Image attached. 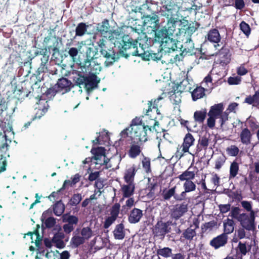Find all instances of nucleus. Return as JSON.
Masks as SVG:
<instances>
[{"instance_id":"nucleus-1","label":"nucleus","mask_w":259,"mask_h":259,"mask_svg":"<svg viewBox=\"0 0 259 259\" xmlns=\"http://www.w3.org/2000/svg\"><path fill=\"white\" fill-rule=\"evenodd\" d=\"M157 124L155 120L151 119L149 124L145 125L140 118H136L133 120L131 126L122 131L120 135L123 138L130 137L136 140L145 142L147 140V131H151L152 128L156 130L155 126Z\"/></svg>"},{"instance_id":"nucleus-2","label":"nucleus","mask_w":259,"mask_h":259,"mask_svg":"<svg viewBox=\"0 0 259 259\" xmlns=\"http://www.w3.org/2000/svg\"><path fill=\"white\" fill-rule=\"evenodd\" d=\"M128 40L127 41H122L120 50L125 57L130 55L139 56L143 59L149 60L150 59H158L156 57L155 54L147 53L145 52H143L142 47L138 48V41L137 39L134 40L128 36Z\"/></svg>"},{"instance_id":"nucleus-3","label":"nucleus","mask_w":259,"mask_h":259,"mask_svg":"<svg viewBox=\"0 0 259 259\" xmlns=\"http://www.w3.org/2000/svg\"><path fill=\"white\" fill-rule=\"evenodd\" d=\"M154 32V41L160 44L162 49L168 53L174 51L178 48L177 40L171 36L163 27L159 30H156Z\"/></svg>"},{"instance_id":"nucleus-4","label":"nucleus","mask_w":259,"mask_h":259,"mask_svg":"<svg viewBox=\"0 0 259 259\" xmlns=\"http://www.w3.org/2000/svg\"><path fill=\"white\" fill-rule=\"evenodd\" d=\"M110 40L109 38L100 39L98 44L101 48V54L106 58L105 64L106 66L111 65L115 61V54L112 49H107L106 45H109Z\"/></svg>"},{"instance_id":"nucleus-5","label":"nucleus","mask_w":259,"mask_h":259,"mask_svg":"<svg viewBox=\"0 0 259 259\" xmlns=\"http://www.w3.org/2000/svg\"><path fill=\"white\" fill-rule=\"evenodd\" d=\"M224 109L223 103L214 104L210 107L208 113V116H211L216 118H219L221 126L228 120V112H223Z\"/></svg>"},{"instance_id":"nucleus-6","label":"nucleus","mask_w":259,"mask_h":259,"mask_svg":"<svg viewBox=\"0 0 259 259\" xmlns=\"http://www.w3.org/2000/svg\"><path fill=\"white\" fill-rule=\"evenodd\" d=\"M105 37L106 38L108 37L110 43L113 44L115 47L117 46L119 48H120L122 41L128 40V36L123 35L120 30L118 29L109 32L108 34Z\"/></svg>"},{"instance_id":"nucleus-7","label":"nucleus","mask_w":259,"mask_h":259,"mask_svg":"<svg viewBox=\"0 0 259 259\" xmlns=\"http://www.w3.org/2000/svg\"><path fill=\"white\" fill-rule=\"evenodd\" d=\"M179 7L175 4H168L163 6L160 10L161 15L169 19L179 18L178 13Z\"/></svg>"},{"instance_id":"nucleus-8","label":"nucleus","mask_w":259,"mask_h":259,"mask_svg":"<svg viewBox=\"0 0 259 259\" xmlns=\"http://www.w3.org/2000/svg\"><path fill=\"white\" fill-rule=\"evenodd\" d=\"M91 152L94 155V159L96 160V164L105 165L107 167L111 166L110 165H108L109 159L106 157L104 148H93L91 150Z\"/></svg>"},{"instance_id":"nucleus-9","label":"nucleus","mask_w":259,"mask_h":259,"mask_svg":"<svg viewBox=\"0 0 259 259\" xmlns=\"http://www.w3.org/2000/svg\"><path fill=\"white\" fill-rule=\"evenodd\" d=\"M159 17L156 15L152 16H147L145 17L144 21V28L146 29L149 33L155 31L157 29L159 24Z\"/></svg>"},{"instance_id":"nucleus-10","label":"nucleus","mask_w":259,"mask_h":259,"mask_svg":"<svg viewBox=\"0 0 259 259\" xmlns=\"http://www.w3.org/2000/svg\"><path fill=\"white\" fill-rule=\"evenodd\" d=\"M120 208V205L118 203H115L112 206L110 216L107 217L104 223L105 228H108L115 221L119 214Z\"/></svg>"},{"instance_id":"nucleus-11","label":"nucleus","mask_w":259,"mask_h":259,"mask_svg":"<svg viewBox=\"0 0 259 259\" xmlns=\"http://www.w3.org/2000/svg\"><path fill=\"white\" fill-rule=\"evenodd\" d=\"M181 25V20L179 18L169 19L166 25L163 28L166 29V32L171 37H173L177 29L180 32V28L177 27Z\"/></svg>"},{"instance_id":"nucleus-12","label":"nucleus","mask_w":259,"mask_h":259,"mask_svg":"<svg viewBox=\"0 0 259 259\" xmlns=\"http://www.w3.org/2000/svg\"><path fill=\"white\" fill-rule=\"evenodd\" d=\"M195 139L193 136L189 133L186 135L183 143L178 150L180 156H182L184 153L188 152L189 148L194 144Z\"/></svg>"},{"instance_id":"nucleus-13","label":"nucleus","mask_w":259,"mask_h":259,"mask_svg":"<svg viewBox=\"0 0 259 259\" xmlns=\"http://www.w3.org/2000/svg\"><path fill=\"white\" fill-rule=\"evenodd\" d=\"M80 80V82H82V84H83L82 80H83L85 81L84 85L88 92L91 91L93 89L96 88L100 80V79L95 74H91L85 79L83 78Z\"/></svg>"},{"instance_id":"nucleus-14","label":"nucleus","mask_w":259,"mask_h":259,"mask_svg":"<svg viewBox=\"0 0 259 259\" xmlns=\"http://www.w3.org/2000/svg\"><path fill=\"white\" fill-rule=\"evenodd\" d=\"M244 217H241V219L239 221L241 226L245 229L251 230L254 228V213L253 211H251L249 217L246 214L244 213Z\"/></svg>"},{"instance_id":"nucleus-15","label":"nucleus","mask_w":259,"mask_h":259,"mask_svg":"<svg viewBox=\"0 0 259 259\" xmlns=\"http://www.w3.org/2000/svg\"><path fill=\"white\" fill-rule=\"evenodd\" d=\"M188 210L187 204L182 203L174 206L171 210L172 218L178 219L184 215Z\"/></svg>"},{"instance_id":"nucleus-16","label":"nucleus","mask_w":259,"mask_h":259,"mask_svg":"<svg viewBox=\"0 0 259 259\" xmlns=\"http://www.w3.org/2000/svg\"><path fill=\"white\" fill-rule=\"evenodd\" d=\"M227 242V236L226 234H221L213 238L210 241V245L215 249L225 245Z\"/></svg>"},{"instance_id":"nucleus-17","label":"nucleus","mask_w":259,"mask_h":259,"mask_svg":"<svg viewBox=\"0 0 259 259\" xmlns=\"http://www.w3.org/2000/svg\"><path fill=\"white\" fill-rule=\"evenodd\" d=\"M37 104L38 107H36L35 110L37 109V110L33 120L36 118H40L47 111V108L46 107V104L48 106L47 101L45 100L40 99L39 102Z\"/></svg>"},{"instance_id":"nucleus-18","label":"nucleus","mask_w":259,"mask_h":259,"mask_svg":"<svg viewBox=\"0 0 259 259\" xmlns=\"http://www.w3.org/2000/svg\"><path fill=\"white\" fill-rule=\"evenodd\" d=\"M143 216V211L138 208L133 209L128 217V221L132 224H135L140 221Z\"/></svg>"},{"instance_id":"nucleus-19","label":"nucleus","mask_w":259,"mask_h":259,"mask_svg":"<svg viewBox=\"0 0 259 259\" xmlns=\"http://www.w3.org/2000/svg\"><path fill=\"white\" fill-rule=\"evenodd\" d=\"M252 136V135L249 129L247 128H243L241 131L239 136L241 143L246 145L250 144Z\"/></svg>"},{"instance_id":"nucleus-20","label":"nucleus","mask_w":259,"mask_h":259,"mask_svg":"<svg viewBox=\"0 0 259 259\" xmlns=\"http://www.w3.org/2000/svg\"><path fill=\"white\" fill-rule=\"evenodd\" d=\"M71 84V81L65 78L59 79L56 84L58 88V92L64 91L65 92L70 90V87Z\"/></svg>"},{"instance_id":"nucleus-21","label":"nucleus","mask_w":259,"mask_h":259,"mask_svg":"<svg viewBox=\"0 0 259 259\" xmlns=\"http://www.w3.org/2000/svg\"><path fill=\"white\" fill-rule=\"evenodd\" d=\"M136 171L135 165L128 168L125 172L124 179L127 184H134V177Z\"/></svg>"},{"instance_id":"nucleus-22","label":"nucleus","mask_w":259,"mask_h":259,"mask_svg":"<svg viewBox=\"0 0 259 259\" xmlns=\"http://www.w3.org/2000/svg\"><path fill=\"white\" fill-rule=\"evenodd\" d=\"M63 238L64 234L62 233H56L52 239V245L56 246L57 248H63L65 246V244L62 240Z\"/></svg>"},{"instance_id":"nucleus-23","label":"nucleus","mask_w":259,"mask_h":259,"mask_svg":"<svg viewBox=\"0 0 259 259\" xmlns=\"http://www.w3.org/2000/svg\"><path fill=\"white\" fill-rule=\"evenodd\" d=\"M195 171L192 170V167H189L187 170L179 175L178 178L182 181H191L194 178Z\"/></svg>"},{"instance_id":"nucleus-24","label":"nucleus","mask_w":259,"mask_h":259,"mask_svg":"<svg viewBox=\"0 0 259 259\" xmlns=\"http://www.w3.org/2000/svg\"><path fill=\"white\" fill-rule=\"evenodd\" d=\"M135 189L134 184H127L121 188V191L124 197H129L133 195Z\"/></svg>"},{"instance_id":"nucleus-25","label":"nucleus","mask_w":259,"mask_h":259,"mask_svg":"<svg viewBox=\"0 0 259 259\" xmlns=\"http://www.w3.org/2000/svg\"><path fill=\"white\" fill-rule=\"evenodd\" d=\"M208 39L212 42L218 43L221 40L220 34L219 31L215 29L210 30L207 34Z\"/></svg>"},{"instance_id":"nucleus-26","label":"nucleus","mask_w":259,"mask_h":259,"mask_svg":"<svg viewBox=\"0 0 259 259\" xmlns=\"http://www.w3.org/2000/svg\"><path fill=\"white\" fill-rule=\"evenodd\" d=\"M206 90L202 87H197L191 93L192 99L193 101H196L198 99L202 98L204 95V92Z\"/></svg>"},{"instance_id":"nucleus-27","label":"nucleus","mask_w":259,"mask_h":259,"mask_svg":"<svg viewBox=\"0 0 259 259\" xmlns=\"http://www.w3.org/2000/svg\"><path fill=\"white\" fill-rule=\"evenodd\" d=\"M141 152L140 146L138 144L133 143L130 147L128 154L130 157L134 158L138 156Z\"/></svg>"},{"instance_id":"nucleus-28","label":"nucleus","mask_w":259,"mask_h":259,"mask_svg":"<svg viewBox=\"0 0 259 259\" xmlns=\"http://www.w3.org/2000/svg\"><path fill=\"white\" fill-rule=\"evenodd\" d=\"M124 226L122 224L117 225L113 231V234L116 239H122L124 237Z\"/></svg>"},{"instance_id":"nucleus-29","label":"nucleus","mask_w":259,"mask_h":259,"mask_svg":"<svg viewBox=\"0 0 259 259\" xmlns=\"http://www.w3.org/2000/svg\"><path fill=\"white\" fill-rule=\"evenodd\" d=\"M48 212H44L41 216V220L47 228H52L56 224V220L53 217L47 218Z\"/></svg>"},{"instance_id":"nucleus-30","label":"nucleus","mask_w":259,"mask_h":259,"mask_svg":"<svg viewBox=\"0 0 259 259\" xmlns=\"http://www.w3.org/2000/svg\"><path fill=\"white\" fill-rule=\"evenodd\" d=\"M206 110L205 109H202L194 112V118L196 121L202 123L206 117Z\"/></svg>"},{"instance_id":"nucleus-31","label":"nucleus","mask_w":259,"mask_h":259,"mask_svg":"<svg viewBox=\"0 0 259 259\" xmlns=\"http://www.w3.org/2000/svg\"><path fill=\"white\" fill-rule=\"evenodd\" d=\"M109 29V24L107 20H104L101 23L99 24L97 26V30L102 34H108Z\"/></svg>"},{"instance_id":"nucleus-32","label":"nucleus","mask_w":259,"mask_h":259,"mask_svg":"<svg viewBox=\"0 0 259 259\" xmlns=\"http://www.w3.org/2000/svg\"><path fill=\"white\" fill-rule=\"evenodd\" d=\"M239 171V164L236 161H234L231 163L229 171V179L235 178L238 173Z\"/></svg>"},{"instance_id":"nucleus-33","label":"nucleus","mask_w":259,"mask_h":259,"mask_svg":"<svg viewBox=\"0 0 259 259\" xmlns=\"http://www.w3.org/2000/svg\"><path fill=\"white\" fill-rule=\"evenodd\" d=\"M245 102L249 104L256 106L259 104V92H256L252 96H248L246 98Z\"/></svg>"},{"instance_id":"nucleus-34","label":"nucleus","mask_w":259,"mask_h":259,"mask_svg":"<svg viewBox=\"0 0 259 259\" xmlns=\"http://www.w3.org/2000/svg\"><path fill=\"white\" fill-rule=\"evenodd\" d=\"M224 231L226 234H229L234 230V222L233 220L227 219L224 222Z\"/></svg>"},{"instance_id":"nucleus-35","label":"nucleus","mask_w":259,"mask_h":259,"mask_svg":"<svg viewBox=\"0 0 259 259\" xmlns=\"http://www.w3.org/2000/svg\"><path fill=\"white\" fill-rule=\"evenodd\" d=\"M212 79L209 75L206 76L203 81L201 83V85L203 86L206 91H210L213 88V84L212 83Z\"/></svg>"},{"instance_id":"nucleus-36","label":"nucleus","mask_w":259,"mask_h":259,"mask_svg":"<svg viewBox=\"0 0 259 259\" xmlns=\"http://www.w3.org/2000/svg\"><path fill=\"white\" fill-rule=\"evenodd\" d=\"M62 220L63 222H68V224H70L72 225L76 224L78 222V218L76 217L67 214L62 216Z\"/></svg>"},{"instance_id":"nucleus-37","label":"nucleus","mask_w":259,"mask_h":259,"mask_svg":"<svg viewBox=\"0 0 259 259\" xmlns=\"http://www.w3.org/2000/svg\"><path fill=\"white\" fill-rule=\"evenodd\" d=\"M230 215L239 221L241 219V217H244V213H241L240 210L238 207H234L231 210Z\"/></svg>"},{"instance_id":"nucleus-38","label":"nucleus","mask_w":259,"mask_h":259,"mask_svg":"<svg viewBox=\"0 0 259 259\" xmlns=\"http://www.w3.org/2000/svg\"><path fill=\"white\" fill-rule=\"evenodd\" d=\"M64 209V205L61 202H58L54 206V213L57 216L61 215L63 213Z\"/></svg>"},{"instance_id":"nucleus-39","label":"nucleus","mask_w":259,"mask_h":259,"mask_svg":"<svg viewBox=\"0 0 259 259\" xmlns=\"http://www.w3.org/2000/svg\"><path fill=\"white\" fill-rule=\"evenodd\" d=\"M84 45V43L83 41H81L80 42H78V47L77 48H71L69 49L68 51V54L70 55L71 57H72L73 59H74L75 58L79 51H80L82 46Z\"/></svg>"},{"instance_id":"nucleus-40","label":"nucleus","mask_w":259,"mask_h":259,"mask_svg":"<svg viewBox=\"0 0 259 259\" xmlns=\"http://www.w3.org/2000/svg\"><path fill=\"white\" fill-rule=\"evenodd\" d=\"M157 253L158 255L164 257H168L171 256L172 254V250L168 247H164L163 248L158 249L157 250Z\"/></svg>"},{"instance_id":"nucleus-41","label":"nucleus","mask_w":259,"mask_h":259,"mask_svg":"<svg viewBox=\"0 0 259 259\" xmlns=\"http://www.w3.org/2000/svg\"><path fill=\"white\" fill-rule=\"evenodd\" d=\"M142 167L146 172L149 173L151 171V161L150 158L144 157L141 161Z\"/></svg>"},{"instance_id":"nucleus-42","label":"nucleus","mask_w":259,"mask_h":259,"mask_svg":"<svg viewBox=\"0 0 259 259\" xmlns=\"http://www.w3.org/2000/svg\"><path fill=\"white\" fill-rule=\"evenodd\" d=\"M79 180L80 176L78 174H76L71 178V180L65 181L63 184V187H66L67 186H72L78 182Z\"/></svg>"},{"instance_id":"nucleus-43","label":"nucleus","mask_w":259,"mask_h":259,"mask_svg":"<svg viewBox=\"0 0 259 259\" xmlns=\"http://www.w3.org/2000/svg\"><path fill=\"white\" fill-rule=\"evenodd\" d=\"M81 237L83 238V240H88L90 238L93 234L92 231L89 227H85L82 229L81 230Z\"/></svg>"},{"instance_id":"nucleus-44","label":"nucleus","mask_w":259,"mask_h":259,"mask_svg":"<svg viewBox=\"0 0 259 259\" xmlns=\"http://www.w3.org/2000/svg\"><path fill=\"white\" fill-rule=\"evenodd\" d=\"M95 55V52L89 48L87 52V59L85 61V66H89L91 65V62Z\"/></svg>"},{"instance_id":"nucleus-45","label":"nucleus","mask_w":259,"mask_h":259,"mask_svg":"<svg viewBox=\"0 0 259 259\" xmlns=\"http://www.w3.org/2000/svg\"><path fill=\"white\" fill-rule=\"evenodd\" d=\"M183 186L186 192H192L194 191L196 189L195 184L191 181H186Z\"/></svg>"},{"instance_id":"nucleus-46","label":"nucleus","mask_w":259,"mask_h":259,"mask_svg":"<svg viewBox=\"0 0 259 259\" xmlns=\"http://www.w3.org/2000/svg\"><path fill=\"white\" fill-rule=\"evenodd\" d=\"M87 31V26L85 24L81 23L78 24L76 28V35L78 36L83 35Z\"/></svg>"},{"instance_id":"nucleus-47","label":"nucleus","mask_w":259,"mask_h":259,"mask_svg":"<svg viewBox=\"0 0 259 259\" xmlns=\"http://www.w3.org/2000/svg\"><path fill=\"white\" fill-rule=\"evenodd\" d=\"M82 199L81 195L79 193L75 194L72 197L69 201L71 205H76L78 204Z\"/></svg>"},{"instance_id":"nucleus-48","label":"nucleus","mask_w":259,"mask_h":259,"mask_svg":"<svg viewBox=\"0 0 259 259\" xmlns=\"http://www.w3.org/2000/svg\"><path fill=\"white\" fill-rule=\"evenodd\" d=\"M226 151L229 155L231 156H236L238 155L239 152V149L236 146L231 145L227 148Z\"/></svg>"},{"instance_id":"nucleus-49","label":"nucleus","mask_w":259,"mask_h":259,"mask_svg":"<svg viewBox=\"0 0 259 259\" xmlns=\"http://www.w3.org/2000/svg\"><path fill=\"white\" fill-rule=\"evenodd\" d=\"M71 242L72 244L75 247H77L84 242L83 238L79 236H74L71 239Z\"/></svg>"},{"instance_id":"nucleus-50","label":"nucleus","mask_w":259,"mask_h":259,"mask_svg":"<svg viewBox=\"0 0 259 259\" xmlns=\"http://www.w3.org/2000/svg\"><path fill=\"white\" fill-rule=\"evenodd\" d=\"M175 191L176 187H174L167 191L164 192L163 194V198L165 200H168L171 196L174 197V195H176V194H175Z\"/></svg>"},{"instance_id":"nucleus-51","label":"nucleus","mask_w":259,"mask_h":259,"mask_svg":"<svg viewBox=\"0 0 259 259\" xmlns=\"http://www.w3.org/2000/svg\"><path fill=\"white\" fill-rule=\"evenodd\" d=\"M240 27L242 31L246 35L248 36L250 33V28L248 24L244 21L240 24Z\"/></svg>"},{"instance_id":"nucleus-52","label":"nucleus","mask_w":259,"mask_h":259,"mask_svg":"<svg viewBox=\"0 0 259 259\" xmlns=\"http://www.w3.org/2000/svg\"><path fill=\"white\" fill-rule=\"evenodd\" d=\"M196 234L195 231L193 229L188 228L183 233L185 238L190 239H192Z\"/></svg>"},{"instance_id":"nucleus-53","label":"nucleus","mask_w":259,"mask_h":259,"mask_svg":"<svg viewBox=\"0 0 259 259\" xmlns=\"http://www.w3.org/2000/svg\"><path fill=\"white\" fill-rule=\"evenodd\" d=\"M180 90L184 91H188L190 90L191 87L187 79H184L179 84Z\"/></svg>"},{"instance_id":"nucleus-54","label":"nucleus","mask_w":259,"mask_h":259,"mask_svg":"<svg viewBox=\"0 0 259 259\" xmlns=\"http://www.w3.org/2000/svg\"><path fill=\"white\" fill-rule=\"evenodd\" d=\"M26 236L27 237H29L30 239L31 240V242L32 243L34 242V237L35 238L34 240V243L36 245H37L39 243L40 239L39 238V235L37 233H29L26 235Z\"/></svg>"},{"instance_id":"nucleus-55","label":"nucleus","mask_w":259,"mask_h":259,"mask_svg":"<svg viewBox=\"0 0 259 259\" xmlns=\"http://www.w3.org/2000/svg\"><path fill=\"white\" fill-rule=\"evenodd\" d=\"M225 162V157L222 155L219 156L216 161L215 164V168L217 169H220L223 165Z\"/></svg>"},{"instance_id":"nucleus-56","label":"nucleus","mask_w":259,"mask_h":259,"mask_svg":"<svg viewBox=\"0 0 259 259\" xmlns=\"http://www.w3.org/2000/svg\"><path fill=\"white\" fill-rule=\"evenodd\" d=\"M230 84H238L241 82V77L239 76L230 77L228 79Z\"/></svg>"},{"instance_id":"nucleus-57","label":"nucleus","mask_w":259,"mask_h":259,"mask_svg":"<svg viewBox=\"0 0 259 259\" xmlns=\"http://www.w3.org/2000/svg\"><path fill=\"white\" fill-rule=\"evenodd\" d=\"M208 116L209 117L207 119V125L210 128L212 129L215 126L216 118L211 116Z\"/></svg>"},{"instance_id":"nucleus-58","label":"nucleus","mask_w":259,"mask_h":259,"mask_svg":"<svg viewBox=\"0 0 259 259\" xmlns=\"http://www.w3.org/2000/svg\"><path fill=\"white\" fill-rule=\"evenodd\" d=\"M238 250L243 254L245 255L247 252V249L245 244L240 242L238 246Z\"/></svg>"},{"instance_id":"nucleus-59","label":"nucleus","mask_w":259,"mask_h":259,"mask_svg":"<svg viewBox=\"0 0 259 259\" xmlns=\"http://www.w3.org/2000/svg\"><path fill=\"white\" fill-rule=\"evenodd\" d=\"M161 99H162V98L159 97L158 98H157V100H155L154 102L153 106L152 108V102H149V103H148V105H149L148 111H149V110L152 111L153 109V110H155L156 111V112L158 113V109L157 108V104L156 103Z\"/></svg>"},{"instance_id":"nucleus-60","label":"nucleus","mask_w":259,"mask_h":259,"mask_svg":"<svg viewBox=\"0 0 259 259\" xmlns=\"http://www.w3.org/2000/svg\"><path fill=\"white\" fill-rule=\"evenodd\" d=\"M171 100H173L176 104H179L181 102L180 94L178 92L171 96Z\"/></svg>"},{"instance_id":"nucleus-61","label":"nucleus","mask_w":259,"mask_h":259,"mask_svg":"<svg viewBox=\"0 0 259 259\" xmlns=\"http://www.w3.org/2000/svg\"><path fill=\"white\" fill-rule=\"evenodd\" d=\"M235 7L237 9L241 10L245 7V4L243 0H235Z\"/></svg>"},{"instance_id":"nucleus-62","label":"nucleus","mask_w":259,"mask_h":259,"mask_svg":"<svg viewBox=\"0 0 259 259\" xmlns=\"http://www.w3.org/2000/svg\"><path fill=\"white\" fill-rule=\"evenodd\" d=\"M200 145L203 148H206L209 144L208 139L206 137H203L199 140Z\"/></svg>"},{"instance_id":"nucleus-63","label":"nucleus","mask_w":259,"mask_h":259,"mask_svg":"<svg viewBox=\"0 0 259 259\" xmlns=\"http://www.w3.org/2000/svg\"><path fill=\"white\" fill-rule=\"evenodd\" d=\"M238 106V104L236 103H232L230 104L227 109L226 111L228 114L231 112H235V110Z\"/></svg>"},{"instance_id":"nucleus-64","label":"nucleus","mask_w":259,"mask_h":259,"mask_svg":"<svg viewBox=\"0 0 259 259\" xmlns=\"http://www.w3.org/2000/svg\"><path fill=\"white\" fill-rule=\"evenodd\" d=\"M63 228L64 232L66 233H70L74 229L73 225L70 224H65Z\"/></svg>"}]
</instances>
